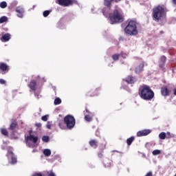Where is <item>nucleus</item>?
I'll return each mask as SVG.
<instances>
[{"label": "nucleus", "mask_w": 176, "mask_h": 176, "mask_svg": "<svg viewBox=\"0 0 176 176\" xmlns=\"http://www.w3.org/2000/svg\"><path fill=\"white\" fill-rule=\"evenodd\" d=\"M138 95L142 100H144L145 101H152L155 98V92H153L149 85L145 84L139 87Z\"/></svg>", "instance_id": "1"}, {"label": "nucleus", "mask_w": 176, "mask_h": 176, "mask_svg": "<svg viewBox=\"0 0 176 176\" xmlns=\"http://www.w3.org/2000/svg\"><path fill=\"white\" fill-rule=\"evenodd\" d=\"M109 16L111 24L123 23V21H124V18L123 17V12H122V10H114L113 13H110Z\"/></svg>", "instance_id": "2"}, {"label": "nucleus", "mask_w": 176, "mask_h": 176, "mask_svg": "<svg viewBox=\"0 0 176 176\" xmlns=\"http://www.w3.org/2000/svg\"><path fill=\"white\" fill-rule=\"evenodd\" d=\"M125 34L134 36L138 34V30H137V21L131 20L128 22L127 25L124 28Z\"/></svg>", "instance_id": "3"}, {"label": "nucleus", "mask_w": 176, "mask_h": 176, "mask_svg": "<svg viewBox=\"0 0 176 176\" xmlns=\"http://www.w3.org/2000/svg\"><path fill=\"white\" fill-rule=\"evenodd\" d=\"M164 14H166V8L162 6H158L153 9V18L156 21L162 20V18L164 17Z\"/></svg>", "instance_id": "4"}, {"label": "nucleus", "mask_w": 176, "mask_h": 176, "mask_svg": "<svg viewBox=\"0 0 176 176\" xmlns=\"http://www.w3.org/2000/svg\"><path fill=\"white\" fill-rule=\"evenodd\" d=\"M64 124L69 130L74 129L76 124L75 118L71 115H67L64 118Z\"/></svg>", "instance_id": "5"}, {"label": "nucleus", "mask_w": 176, "mask_h": 176, "mask_svg": "<svg viewBox=\"0 0 176 176\" xmlns=\"http://www.w3.org/2000/svg\"><path fill=\"white\" fill-rule=\"evenodd\" d=\"M112 2H113V0L104 1V5L106 6L102 10V12L103 13L104 16H108V14H109L111 9L112 8Z\"/></svg>", "instance_id": "6"}, {"label": "nucleus", "mask_w": 176, "mask_h": 176, "mask_svg": "<svg viewBox=\"0 0 176 176\" xmlns=\"http://www.w3.org/2000/svg\"><path fill=\"white\" fill-rule=\"evenodd\" d=\"M75 0H58V3L60 6H64L65 8H68V6H72L74 3H76Z\"/></svg>", "instance_id": "7"}, {"label": "nucleus", "mask_w": 176, "mask_h": 176, "mask_svg": "<svg viewBox=\"0 0 176 176\" xmlns=\"http://www.w3.org/2000/svg\"><path fill=\"white\" fill-rule=\"evenodd\" d=\"M10 70V67H9V65L8 64L1 62L0 63V74L1 75H6L8 72Z\"/></svg>", "instance_id": "8"}, {"label": "nucleus", "mask_w": 176, "mask_h": 176, "mask_svg": "<svg viewBox=\"0 0 176 176\" xmlns=\"http://www.w3.org/2000/svg\"><path fill=\"white\" fill-rule=\"evenodd\" d=\"M107 148V141L103 140L102 144L99 146L100 151L98 153V156L100 159H102L104 157V149Z\"/></svg>", "instance_id": "9"}, {"label": "nucleus", "mask_w": 176, "mask_h": 176, "mask_svg": "<svg viewBox=\"0 0 176 176\" xmlns=\"http://www.w3.org/2000/svg\"><path fill=\"white\" fill-rule=\"evenodd\" d=\"M166 61H167V57L164 55L162 56L159 61V67L161 68L163 72H166V67H164L166 65Z\"/></svg>", "instance_id": "10"}, {"label": "nucleus", "mask_w": 176, "mask_h": 176, "mask_svg": "<svg viewBox=\"0 0 176 176\" xmlns=\"http://www.w3.org/2000/svg\"><path fill=\"white\" fill-rule=\"evenodd\" d=\"M161 94L164 96V97H168L171 94V89H168V87L166 85H164L161 87Z\"/></svg>", "instance_id": "11"}, {"label": "nucleus", "mask_w": 176, "mask_h": 176, "mask_svg": "<svg viewBox=\"0 0 176 176\" xmlns=\"http://www.w3.org/2000/svg\"><path fill=\"white\" fill-rule=\"evenodd\" d=\"M25 143L28 144V141L33 142V144H36L38 142V136L34 135H29L25 138Z\"/></svg>", "instance_id": "12"}, {"label": "nucleus", "mask_w": 176, "mask_h": 176, "mask_svg": "<svg viewBox=\"0 0 176 176\" xmlns=\"http://www.w3.org/2000/svg\"><path fill=\"white\" fill-rule=\"evenodd\" d=\"M152 133V131L150 129H144L142 131H139L137 133V137H145L146 135H149Z\"/></svg>", "instance_id": "13"}, {"label": "nucleus", "mask_w": 176, "mask_h": 176, "mask_svg": "<svg viewBox=\"0 0 176 176\" xmlns=\"http://www.w3.org/2000/svg\"><path fill=\"white\" fill-rule=\"evenodd\" d=\"M101 91V88H96L93 91H90L87 94V97H96V96H98Z\"/></svg>", "instance_id": "14"}, {"label": "nucleus", "mask_w": 176, "mask_h": 176, "mask_svg": "<svg viewBox=\"0 0 176 176\" xmlns=\"http://www.w3.org/2000/svg\"><path fill=\"white\" fill-rule=\"evenodd\" d=\"M125 82H126V83H128V85H134V83H135V82H137V79L135 78V77H134L133 76H128L125 78Z\"/></svg>", "instance_id": "15"}, {"label": "nucleus", "mask_w": 176, "mask_h": 176, "mask_svg": "<svg viewBox=\"0 0 176 176\" xmlns=\"http://www.w3.org/2000/svg\"><path fill=\"white\" fill-rule=\"evenodd\" d=\"M15 12L17 13L18 17H20V19H22L24 14V8H23V7H21V6L16 7Z\"/></svg>", "instance_id": "16"}, {"label": "nucleus", "mask_w": 176, "mask_h": 176, "mask_svg": "<svg viewBox=\"0 0 176 176\" xmlns=\"http://www.w3.org/2000/svg\"><path fill=\"white\" fill-rule=\"evenodd\" d=\"M144 63H140L135 69V74H141V72H142V71H144Z\"/></svg>", "instance_id": "17"}, {"label": "nucleus", "mask_w": 176, "mask_h": 176, "mask_svg": "<svg viewBox=\"0 0 176 176\" xmlns=\"http://www.w3.org/2000/svg\"><path fill=\"white\" fill-rule=\"evenodd\" d=\"M28 87L30 88V90L35 91V90H36V81H35V80H31L28 85Z\"/></svg>", "instance_id": "18"}, {"label": "nucleus", "mask_w": 176, "mask_h": 176, "mask_svg": "<svg viewBox=\"0 0 176 176\" xmlns=\"http://www.w3.org/2000/svg\"><path fill=\"white\" fill-rule=\"evenodd\" d=\"M89 144L90 146H91L92 148H94V149H96V148L98 146V142L96 140H91L89 142Z\"/></svg>", "instance_id": "19"}, {"label": "nucleus", "mask_w": 176, "mask_h": 176, "mask_svg": "<svg viewBox=\"0 0 176 176\" xmlns=\"http://www.w3.org/2000/svg\"><path fill=\"white\" fill-rule=\"evenodd\" d=\"M1 42H8V41L10 40V35L9 33L3 34L0 38Z\"/></svg>", "instance_id": "20"}, {"label": "nucleus", "mask_w": 176, "mask_h": 176, "mask_svg": "<svg viewBox=\"0 0 176 176\" xmlns=\"http://www.w3.org/2000/svg\"><path fill=\"white\" fill-rule=\"evenodd\" d=\"M135 140V138L134 136H132L126 140V144L130 146L133 142Z\"/></svg>", "instance_id": "21"}, {"label": "nucleus", "mask_w": 176, "mask_h": 176, "mask_svg": "<svg viewBox=\"0 0 176 176\" xmlns=\"http://www.w3.org/2000/svg\"><path fill=\"white\" fill-rule=\"evenodd\" d=\"M10 155H12V157H11L12 164H16L17 163V158H16V157H14V155L12 151H10Z\"/></svg>", "instance_id": "22"}, {"label": "nucleus", "mask_w": 176, "mask_h": 176, "mask_svg": "<svg viewBox=\"0 0 176 176\" xmlns=\"http://www.w3.org/2000/svg\"><path fill=\"white\" fill-rule=\"evenodd\" d=\"M16 127H17V122H14L11 123V124L10 125V130H12L13 131L14 130H16Z\"/></svg>", "instance_id": "23"}, {"label": "nucleus", "mask_w": 176, "mask_h": 176, "mask_svg": "<svg viewBox=\"0 0 176 176\" xmlns=\"http://www.w3.org/2000/svg\"><path fill=\"white\" fill-rule=\"evenodd\" d=\"M43 154L45 156H50V155H52V151H50L49 148H45L43 151Z\"/></svg>", "instance_id": "24"}, {"label": "nucleus", "mask_w": 176, "mask_h": 176, "mask_svg": "<svg viewBox=\"0 0 176 176\" xmlns=\"http://www.w3.org/2000/svg\"><path fill=\"white\" fill-rule=\"evenodd\" d=\"M167 135H166V133L162 132L159 134V138L160 140H166Z\"/></svg>", "instance_id": "25"}, {"label": "nucleus", "mask_w": 176, "mask_h": 176, "mask_svg": "<svg viewBox=\"0 0 176 176\" xmlns=\"http://www.w3.org/2000/svg\"><path fill=\"white\" fill-rule=\"evenodd\" d=\"M1 132L3 135H6V137L9 135V132H8V130H6V129L2 128L1 129Z\"/></svg>", "instance_id": "26"}, {"label": "nucleus", "mask_w": 176, "mask_h": 176, "mask_svg": "<svg viewBox=\"0 0 176 176\" xmlns=\"http://www.w3.org/2000/svg\"><path fill=\"white\" fill-rule=\"evenodd\" d=\"M7 7L8 3H6V1H2L0 3V8H1V9H5Z\"/></svg>", "instance_id": "27"}, {"label": "nucleus", "mask_w": 176, "mask_h": 176, "mask_svg": "<svg viewBox=\"0 0 176 176\" xmlns=\"http://www.w3.org/2000/svg\"><path fill=\"white\" fill-rule=\"evenodd\" d=\"M54 105H60V104H61V99L60 98H56L54 100Z\"/></svg>", "instance_id": "28"}, {"label": "nucleus", "mask_w": 176, "mask_h": 176, "mask_svg": "<svg viewBox=\"0 0 176 176\" xmlns=\"http://www.w3.org/2000/svg\"><path fill=\"white\" fill-rule=\"evenodd\" d=\"M8 21V16H1L0 18V23H6Z\"/></svg>", "instance_id": "29"}, {"label": "nucleus", "mask_w": 176, "mask_h": 176, "mask_svg": "<svg viewBox=\"0 0 176 176\" xmlns=\"http://www.w3.org/2000/svg\"><path fill=\"white\" fill-rule=\"evenodd\" d=\"M42 141H43V142H49V141H50V138L49 136L44 135L42 137Z\"/></svg>", "instance_id": "30"}, {"label": "nucleus", "mask_w": 176, "mask_h": 176, "mask_svg": "<svg viewBox=\"0 0 176 176\" xmlns=\"http://www.w3.org/2000/svg\"><path fill=\"white\" fill-rule=\"evenodd\" d=\"M120 54H115L112 56V58L114 61H118V60H119V57H120Z\"/></svg>", "instance_id": "31"}, {"label": "nucleus", "mask_w": 176, "mask_h": 176, "mask_svg": "<svg viewBox=\"0 0 176 176\" xmlns=\"http://www.w3.org/2000/svg\"><path fill=\"white\" fill-rule=\"evenodd\" d=\"M85 120H86V122H91V120H93V118L89 115H87L85 116Z\"/></svg>", "instance_id": "32"}, {"label": "nucleus", "mask_w": 176, "mask_h": 176, "mask_svg": "<svg viewBox=\"0 0 176 176\" xmlns=\"http://www.w3.org/2000/svg\"><path fill=\"white\" fill-rule=\"evenodd\" d=\"M47 176H56V173H54V172H53V170L47 171Z\"/></svg>", "instance_id": "33"}, {"label": "nucleus", "mask_w": 176, "mask_h": 176, "mask_svg": "<svg viewBox=\"0 0 176 176\" xmlns=\"http://www.w3.org/2000/svg\"><path fill=\"white\" fill-rule=\"evenodd\" d=\"M160 153H162V151H160V150H154V151H153V155L154 156H156V155H160Z\"/></svg>", "instance_id": "34"}, {"label": "nucleus", "mask_w": 176, "mask_h": 176, "mask_svg": "<svg viewBox=\"0 0 176 176\" xmlns=\"http://www.w3.org/2000/svg\"><path fill=\"white\" fill-rule=\"evenodd\" d=\"M50 14V10H45L43 12V15L44 17H47Z\"/></svg>", "instance_id": "35"}, {"label": "nucleus", "mask_w": 176, "mask_h": 176, "mask_svg": "<svg viewBox=\"0 0 176 176\" xmlns=\"http://www.w3.org/2000/svg\"><path fill=\"white\" fill-rule=\"evenodd\" d=\"M46 127H47V129H49V130H50V129H52V122H47V124H46Z\"/></svg>", "instance_id": "36"}, {"label": "nucleus", "mask_w": 176, "mask_h": 176, "mask_svg": "<svg viewBox=\"0 0 176 176\" xmlns=\"http://www.w3.org/2000/svg\"><path fill=\"white\" fill-rule=\"evenodd\" d=\"M47 118H48L47 116H43L41 117V120H42L43 122H47Z\"/></svg>", "instance_id": "37"}, {"label": "nucleus", "mask_w": 176, "mask_h": 176, "mask_svg": "<svg viewBox=\"0 0 176 176\" xmlns=\"http://www.w3.org/2000/svg\"><path fill=\"white\" fill-rule=\"evenodd\" d=\"M6 81L2 78L0 79V85H5Z\"/></svg>", "instance_id": "38"}, {"label": "nucleus", "mask_w": 176, "mask_h": 176, "mask_svg": "<svg viewBox=\"0 0 176 176\" xmlns=\"http://www.w3.org/2000/svg\"><path fill=\"white\" fill-rule=\"evenodd\" d=\"M32 176H43L42 173H34Z\"/></svg>", "instance_id": "39"}, {"label": "nucleus", "mask_w": 176, "mask_h": 176, "mask_svg": "<svg viewBox=\"0 0 176 176\" xmlns=\"http://www.w3.org/2000/svg\"><path fill=\"white\" fill-rule=\"evenodd\" d=\"M36 127H42V124L40 122L36 124Z\"/></svg>", "instance_id": "40"}, {"label": "nucleus", "mask_w": 176, "mask_h": 176, "mask_svg": "<svg viewBox=\"0 0 176 176\" xmlns=\"http://www.w3.org/2000/svg\"><path fill=\"white\" fill-rule=\"evenodd\" d=\"M167 137H166V138H171V135L170 134V132H168L167 133Z\"/></svg>", "instance_id": "41"}, {"label": "nucleus", "mask_w": 176, "mask_h": 176, "mask_svg": "<svg viewBox=\"0 0 176 176\" xmlns=\"http://www.w3.org/2000/svg\"><path fill=\"white\" fill-rule=\"evenodd\" d=\"M120 56H122V57H123L124 58H126V54H121Z\"/></svg>", "instance_id": "42"}, {"label": "nucleus", "mask_w": 176, "mask_h": 176, "mask_svg": "<svg viewBox=\"0 0 176 176\" xmlns=\"http://www.w3.org/2000/svg\"><path fill=\"white\" fill-rule=\"evenodd\" d=\"M58 126H59V127H63V122H60L58 123Z\"/></svg>", "instance_id": "43"}, {"label": "nucleus", "mask_w": 176, "mask_h": 176, "mask_svg": "<svg viewBox=\"0 0 176 176\" xmlns=\"http://www.w3.org/2000/svg\"><path fill=\"white\" fill-rule=\"evenodd\" d=\"M120 1H122V0H114V1L116 2V3H118V2H120Z\"/></svg>", "instance_id": "44"}, {"label": "nucleus", "mask_w": 176, "mask_h": 176, "mask_svg": "<svg viewBox=\"0 0 176 176\" xmlns=\"http://www.w3.org/2000/svg\"><path fill=\"white\" fill-rule=\"evenodd\" d=\"M29 134H30V135H32V131H29Z\"/></svg>", "instance_id": "45"}, {"label": "nucleus", "mask_w": 176, "mask_h": 176, "mask_svg": "<svg viewBox=\"0 0 176 176\" xmlns=\"http://www.w3.org/2000/svg\"><path fill=\"white\" fill-rule=\"evenodd\" d=\"M174 5H176V0H173Z\"/></svg>", "instance_id": "46"}, {"label": "nucleus", "mask_w": 176, "mask_h": 176, "mask_svg": "<svg viewBox=\"0 0 176 176\" xmlns=\"http://www.w3.org/2000/svg\"><path fill=\"white\" fill-rule=\"evenodd\" d=\"M86 112H87V113H90V111H89V110L87 109H85Z\"/></svg>", "instance_id": "47"}, {"label": "nucleus", "mask_w": 176, "mask_h": 176, "mask_svg": "<svg viewBox=\"0 0 176 176\" xmlns=\"http://www.w3.org/2000/svg\"><path fill=\"white\" fill-rule=\"evenodd\" d=\"M160 34H164V32H163L162 30L160 32Z\"/></svg>", "instance_id": "48"}, {"label": "nucleus", "mask_w": 176, "mask_h": 176, "mask_svg": "<svg viewBox=\"0 0 176 176\" xmlns=\"http://www.w3.org/2000/svg\"><path fill=\"white\" fill-rule=\"evenodd\" d=\"M34 8H35V6H33V9H34Z\"/></svg>", "instance_id": "49"}, {"label": "nucleus", "mask_w": 176, "mask_h": 176, "mask_svg": "<svg viewBox=\"0 0 176 176\" xmlns=\"http://www.w3.org/2000/svg\"><path fill=\"white\" fill-rule=\"evenodd\" d=\"M98 132L96 131V134H98Z\"/></svg>", "instance_id": "50"}, {"label": "nucleus", "mask_w": 176, "mask_h": 176, "mask_svg": "<svg viewBox=\"0 0 176 176\" xmlns=\"http://www.w3.org/2000/svg\"><path fill=\"white\" fill-rule=\"evenodd\" d=\"M98 132L96 131V134H98Z\"/></svg>", "instance_id": "51"}]
</instances>
